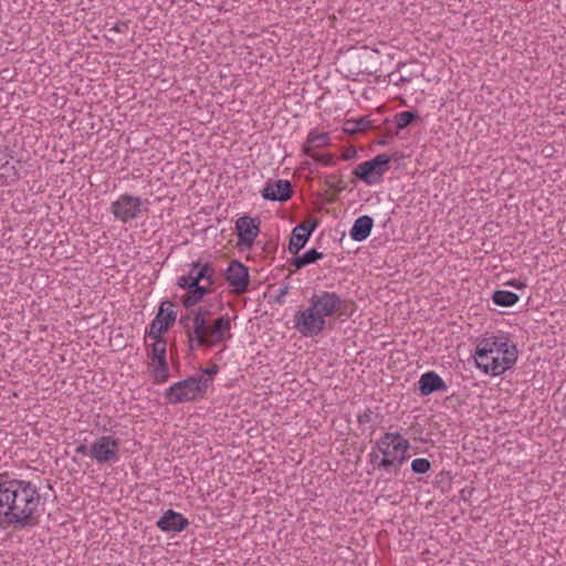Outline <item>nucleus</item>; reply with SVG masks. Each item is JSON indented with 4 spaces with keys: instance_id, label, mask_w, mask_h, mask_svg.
<instances>
[{
    "instance_id": "nucleus-16",
    "label": "nucleus",
    "mask_w": 566,
    "mask_h": 566,
    "mask_svg": "<svg viewBox=\"0 0 566 566\" xmlns=\"http://www.w3.org/2000/svg\"><path fill=\"white\" fill-rule=\"evenodd\" d=\"M318 226V220L314 219L311 223L303 222L297 224L291 233L289 251L292 254H297L301 249L306 244L310 235Z\"/></svg>"
},
{
    "instance_id": "nucleus-9",
    "label": "nucleus",
    "mask_w": 566,
    "mask_h": 566,
    "mask_svg": "<svg viewBox=\"0 0 566 566\" xmlns=\"http://www.w3.org/2000/svg\"><path fill=\"white\" fill-rule=\"evenodd\" d=\"M308 302L323 318L342 311L345 305V301L337 293L327 291L314 294Z\"/></svg>"
},
{
    "instance_id": "nucleus-34",
    "label": "nucleus",
    "mask_w": 566,
    "mask_h": 566,
    "mask_svg": "<svg viewBox=\"0 0 566 566\" xmlns=\"http://www.w3.org/2000/svg\"><path fill=\"white\" fill-rule=\"evenodd\" d=\"M371 410L366 409L363 413L358 415L357 420L360 424H365L371 421Z\"/></svg>"
},
{
    "instance_id": "nucleus-22",
    "label": "nucleus",
    "mask_w": 566,
    "mask_h": 566,
    "mask_svg": "<svg viewBox=\"0 0 566 566\" xmlns=\"http://www.w3.org/2000/svg\"><path fill=\"white\" fill-rule=\"evenodd\" d=\"M518 295L511 291L497 290L492 295V301L503 307H510L517 303Z\"/></svg>"
},
{
    "instance_id": "nucleus-13",
    "label": "nucleus",
    "mask_w": 566,
    "mask_h": 566,
    "mask_svg": "<svg viewBox=\"0 0 566 566\" xmlns=\"http://www.w3.org/2000/svg\"><path fill=\"white\" fill-rule=\"evenodd\" d=\"M235 230L239 237L238 245L241 249L251 248L260 232L259 223H255V220L248 216L237 220Z\"/></svg>"
},
{
    "instance_id": "nucleus-39",
    "label": "nucleus",
    "mask_w": 566,
    "mask_h": 566,
    "mask_svg": "<svg viewBox=\"0 0 566 566\" xmlns=\"http://www.w3.org/2000/svg\"><path fill=\"white\" fill-rule=\"evenodd\" d=\"M409 78L408 77H400L398 81H397V84H400V83H405V82H408Z\"/></svg>"
},
{
    "instance_id": "nucleus-28",
    "label": "nucleus",
    "mask_w": 566,
    "mask_h": 566,
    "mask_svg": "<svg viewBox=\"0 0 566 566\" xmlns=\"http://www.w3.org/2000/svg\"><path fill=\"white\" fill-rule=\"evenodd\" d=\"M325 185L328 189L334 190L336 193H339L345 189L344 182L342 180H337L334 176L326 177Z\"/></svg>"
},
{
    "instance_id": "nucleus-10",
    "label": "nucleus",
    "mask_w": 566,
    "mask_h": 566,
    "mask_svg": "<svg viewBox=\"0 0 566 566\" xmlns=\"http://www.w3.org/2000/svg\"><path fill=\"white\" fill-rule=\"evenodd\" d=\"M174 303L163 301L158 313L150 324L148 337L153 339H164L161 334L166 332L176 321L177 313L174 311Z\"/></svg>"
},
{
    "instance_id": "nucleus-32",
    "label": "nucleus",
    "mask_w": 566,
    "mask_h": 566,
    "mask_svg": "<svg viewBox=\"0 0 566 566\" xmlns=\"http://www.w3.org/2000/svg\"><path fill=\"white\" fill-rule=\"evenodd\" d=\"M289 286L287 285H284L283 287H281L277 292V294L273 297V302L276 303V304H283L284 303V297L287 295L289 293Z\"/></svg>"
},
{
    "instance_id": "nucleus-24",
    "label": "nucleus",
    "mask_w": 566,
    "mask_h": 566,
    "mask_svg": "<svg viewBox=\"0 0 566 566\" xmlns=\"http://www.w3.org/2000/svg\"><path fill=\"white\" fill-rule=\"evenodd\" d=\"M417 113L410 111H403L395 115V123L398 129H405L408 127L416 118Z\"/></svg>"
},
{
    "instance_id": "nucleus-36",
    "label": "nucleus",
    "mask_w": 566,
    "mask_h": 566,
    "mask_svg": "<svg viewBox=\"0 0 566 566\" xmlns=\"http://www.w3.org/2000/svg\"><path fill=\"white\" fill-rule=\"evenodd\" d=\"M381 460V457L378 452L371 451L370 453V463L375 467L379 468V461Z\"/></svg>"
},
{
    "instance_id": "nucleus-40",
    "label": "nucleus",
    "mask_w": 566,
    "mask_h": 566,
    "mask_svg": "<svg viewBox=\"0 0 566 566\" xmlns=\"http://www.w3.org/2000/svg\"><path fill=\"white\" fill-rule=\"evenodd\" d=\"M358 125H364V119L363 118L358 120Z\"/></svg>"
},
{
    "instance_id": "nucleus-29",
    "label": "nucleus",
    "mask_w": 566,
    "mask_h": 566,
    "mask_svg": "<svg viewBox=\"0 0 566 566\" xmlns=\"http://www.w3.org/2000/svg\"><path fill=\"white\" fill-rule=\"evenodd\" d=\"M310 157H312L314 160H316L325 166H331L334 164V158L331 154L318 155L316 153L314 155H311Z\"/></svg>"
},
{
    "instance_id": "nucleus-19",
    "label": "nucleus",
    "mask_w": 566,
    "mask_h": 566,
    "mask_svg": "<svg viewBox=\"0 0 566 566\" xmlns=\"http://www.w3.org/2000/svg\"><path fill=\"white\" fill-rule=\"evenodd\" d=\"M374 220L369 216H361L357 218L349 231L350 238L354 241L361 242L366 240L373 230Z\"/></svg>"
},
{
    "instance_id": "nucleus-12",
    "label": "nucleus",
    "mask_w": 566,
    "mask_h": 566,
    "mask_svg": "<svg viewBox=\"0 0 566 566\" xmlns=\"http://www.w3.org/2000/svg\"><path fill=\"white\" fill-rule=\"evenodd\" d=\"M226 280L234 293L242 294L248 290L250 282L249 270L240 261L233 260L226 271Z\"/></svg>"
},
{
    "instance_id": "nucleus-21",
    "label": "nucleus",
    "mask_w": 566,
    "mask_h": 566,
    "mask_svg": "<svg viewBox=\"0 0 566 566\" xmlns=\"http://www.w3.org/2000/svg\"><path fill=\"white\" fill-rule=\"evenodd\" d=\"M193 269L199 268V261L195 262L192 264ZM187 281H196L198 284H200L201 280H207L208 284L206 286L211 287V285L214 283V269L210 263H205L200 269L193 274V271L189 273V275H184Z\"/></svg>"
},
{
    "instance_id": "nucleus-1",
    "label": "nucleus",
    "mask_w": 566,
    "mask_h": 566,
    "mask_svg": "<svg viewBox=\"0 0 566 566\" xmlns=\"http://www.w3.org/2000/svg\"><path fill=\"white\" fill-rule=\"evenodd\" d=\"M41 495L31 481L0 474V527L24 530L35 525Z\"/></svg>"
},
{
    "instance_id": "nucleus-3",
    "label": "nucleus",
    "mask_w": 566,
    "mask_h": 566,
    "mask_svg": "<svg viewBox=\"0 0 566 566\" xmlns=\"http://www.w3.org/2000/svg\"><path fill=\"white\" fill-rule=\"evenodd\" d=\"M212 315L209 305H202L192 311V328L189 331V342H197L198 346L212 347L226 338L231 329L228 314L218 317L211 325L208 319Z\"/></svg>"
},
{
    "instance_id": "nucleus-38",
    "label": "nucleus",
    "mask_w": 566,
    "mask_h": 566,
    "mask_svg": "<svg viewBox=\"0 0 566 566\" xmlns=\"http://www.w3.org/2000/svg\"><path fill=\"white\" fill-rule=\"evenodd\" d=\"M75 452L77 454L86 455L88 453V448L85 444H80L76 447Z\"/></svg>"
},
{
    "instance_id": "nucleus-37",
    "label": "nucleus",
    "mask_w": 566,
    "mask_h": 566,
    "mask_svg": "<svg viewBox=\"0 0 566 566\" xmlns=\"http://www.w3.org/2000/svg\"><path fill=\"white\" fill-rule=\"evenodd\" d=\"M506 284L510 285V286H513L515 289H523V287H525V283L520 281V280H512V281L507 282Z\"/></svg>"
},
{
    "instance_id": "nucleus-11",
    "label": "nucleus",
    "mask_w": 566,
    "mask_h": 566,
    "mask_svg": "<svg viewBox=\"0 0 566 566\" xmlns=\"http://www.w3.org/2000/svg\"><path fill=\"white\" fill-rule=\"evenodd\" d=\"M119 441L112 436H102L91 446L90 454L99 463L118 459Z\"/></svg>"
},
{
    "instance_id": "nucleus-5",
    "label": "nucleus",
    "mask_w": 566,
    "mask_h": 566,
    "mask_svg": "<svg viewBox=\"0 0 566 566\" xmlns=\"http://www.w3.org/2000/svg\"><path fill=\"white\" fill-rule=\"evenodd\" d=\"M209 385L210 380L205 378L203 375L191 376L171 385L166 390L165 397L170 403L175 405L193 401L206 394Z\"/></svg>"
},
{
    "instance_id": "nucleus-33",
    "label": "nucleus",
    "mask_w": 566,
    "mask_h": 566,
    "mask_svg": "<svg viewBox=\"0 0 566 566\" xmlns=\"http://www.w3.org/2000/svg\"><path fill=\"white\" fill-rule=\"evenodd\" d=\"M218 370H219L218 365L212 364L211 366H209V367H207L205 369H201V374L200 375H203L205 378H208L211 381L210 377L214 376L218 373Z\"/></svg>"
},
{
    "instance_id": "nucleus-35",
    "label": "nucleus",
    "mask_w": 566,
    "mask_h": 566,
    "mask_svg": "<svg viewBox=\"0 0 566 566\" xmlns=\"http://www.w3.org/2000/svg\"><path fill=\"white\" fill-rule=\"evenodd\" d=\"M357 155L356 153V149L355 148H347L343 154H342V158L344 160H350L353 158H355Z\"/></svg>"
},
{
    "instance_id": "nucleus-4",
    "label": "nucleus",
    "mask_w": 566,
    "mask_h": 566,
    "mask_svg": "<svg viewBox=\"0 0 566 566\" xmlns=\"http://www.w3.org/2000/svg\"><path fill=\"white\" fill-rule=\"evenodd\" d=\"M410 444L398 432H387L376 443V448L381 454L379 468L387 472H398L402 463L408 458V449Z\"/></svg>"
},
{
    "instance_id": "nucleus-30",
    "label": "nucleus",
    "mask_w": 566,
    "mask_h": 566,
    "mask_svg": "<svg viewBox=\"0 0 566 566\" xmlns=\"http://www.w3.org/2000/svg\"><path fill=\"white\" fill-rule=\"evenodd\" d=\"M192 316L187 314L179 318V324L185 328L187 336L189 337V331L192 328Z\"/></svg>"
},
{
    "instance_id": "nucleus-27",
    "label": "nucleus",
    "mask_w": 566,
    "mask_h": 566,
    "mask_svg": "<svg viewBox=\"0 0 566 566\" xmlns=\"http://www.w3.org/2000/svg\"><path fill=\"white\" fill-rule=\"evenodd\" d=\"M431 468V463L428 459L418 458L411 462V470L413 473L423 474L427 473Z\"/></svg>"
},
{
    "instance_id": "nucleus-8",
    "label": "nucleus",
    "mask_w": 566,
    "mask_h": 566,
    "mask_svg": "<svg viewBox=\"0 0 566 566\" xmlns=\"http://www.w3.org/2000/svg\"><path fill=\"white\" fill-rule=\"evenodd\" d=\"M143 203L139 197L124 193L111 205V211L117 220L126 223L139 217Z\"/></svg>"
},
{
    "instance_id": "nucleus-18",
    "label": "nucleus",
    "mask_w": 566,
    "mask_h": 566,
    "mask_svg": "<svg viewBox=\"0 0 566 566\" xmlns=\"http://www.w3.org/2000/svg\"><path fill=\"white\" fill-rule=\"evenodd\" d=\"M418 385L422 396H429L433 392L446 391L448 389L444 380L436 371H428L421 375Z\"/></svg>"
},
{
    "instance_id": "nucleus-2",
    "label": "nucleus",
    "mask_w": 566,
    "mask_h": 566,
    "mask_svg": "<svg viewBox=\"0 0 566 566\" xmlns=\"http://www.w3.org/2000/svg\"><path fill=\"white\" fill-rule=\"evenodd\" d=\"M474 359L484 373L499 376L515 364L517 349L507 336L490 335L478 342Z\"/></svg>"
},
{
    "instance_id": "nucleus-31",
    "label": "nucleus",
    "mask_w": 566,
    "mask_h": 566,
    "mask_svg": "<svg viewBox=\"0 0 566 566\" xmlns=\"http://www.w3.org/2000/svg\"><path fill=\"white\" fill-rule=\"evenodd\" d=\"M11 171H14V167L10 165L8 159H6V161L0 165V177H10Z\"/></svg>"
},
{
    "instance_id": "nucleus-7",
    "label": "nucleus",
    "mask_w": 566,
    "mask_h": 566,
    "mask_svg": "<svg viewBox=\"0 0 566 566\" xmlns=\"http://www.w3.org/2000/svg\"><path fill=\"white\" fill-rule=\"evenodd\" d=\"M293 323L294 328L305 337L317 336L326 325L325 318L317 311L313 310L311 305L304 311L296 312Z\"/></svg>"
},
{
    "instance_id": "nucleus-23",
    "label": "nucleus",
    "mask_w": 566,
    "mask_h": 566,
    "mask_svg": "<svg viewBox=\"0 0 566 566\" xmlns=\"http://www.w3.org/2000/svg\"><path fill=\"white\" fill-rule=\"evenodd\" d=\"M323 258V253L316 249L306 251L303 255H298L292 259V264L295 269H302L303 266L314 263Z\"/></svg>"
},
{
    "instance_id": "nucleus-6",
    "label": "nucleus",
    "mask_w": 566,
    "mask_h": 566,
    "mask_svg": "<svg viewBox=\"0 0 566 566\" xmlns=\"http://www.w3.org/2000/svg\"><path fill=\"white\" fill-rule=\"evenodd\" d=\"M390 160L389 155L379 154L373 159L359 164L353 174L366 185H375L382 179Z\"/></svg>"
},
{
    "instance_id": "nucleus-15",
    "label": "nucleus",
    "mask_w": 566,
    "mask_h": 566,
    "mask_svg": "<svg viewBox=\"0 0 566 566\" xmlns=\"http://www.w3.org/2000/svg\"><path fill=\"white\" fill-rule=\"evenodd\" d=\"M292 193V184L289 180L283 179L268 181L261 191L264 199L279 202L289 200Z\"/></svg>"
},
{
    "instance_id": "nucleus-14",
    "label": "nucleus",
    "mask_w": 566,
    "mask_h": 566,
    "mask_svg": "<svg viewBox=\"0 0 566 566\" xmlns=\"http://www.w3.org/2000/svg\"><path fill=\"white\" fill-rule=\"evenodd\" d=\"M177 285L181 289L187 290V294L181 297L182 305L187 308L192 307L202 297L210 293L211 287L200 285L196 281H187L185 276H180L177 281Z\"/></svg>"
},
{
    "instance_id": "nucleus-25",
    "label": "nucleus",
    "mask_w": 566,
    "mask_h": 566,
    "mask_svg": "<svg viewBox=\"0 0 566 566\" xmlns=\"http://www.w3.org/2000/svg\"><path fill=\"white\" fill-rule=\"evenodd\" d=\"M154 344L151 345L150 356L154 360L160 361L166 360V346L167 343L165 339H154Z\"/></svg>"
},
{
    "instance_id": "nucleus-26",
    "label": "nucleus",
    "mask_w": 566,
    "mask_h": 566,
    "mask_svg": "<svg viewBox=\"0 0 566 566\" xmlns=\"http://www.w3.org/2000/svg\"><path fill=\"white\" fill-rule=\"evenodd\" d=\"M155 382H165L169 378V370L167 360L157 361V366L154 368L153 373Z\"/></svg>"
},
{
    "instance_id": "nucleus-17",
    "label": "nucleus",
    "mask_w": 566,
    "mask_h": 566,
    "mask_svg": "<svg viewBox=\"0 0 566 566\" xmlns=\"http://www.w3.org/2000/svg\"><path fill=\"white\" fill-rule=\"evenodd\" d=\"M156 525L163 532L178 533L184 531L189 525V522L182 514L174 510H167L156 522Z\"/></svg>"
},
{
    "instance_id": "nucleus-20",
    "label": "nucleus",
    "mask_w": 566,
    "mask_h": 566,
    "mask_svg": "<svg viewBox=\"0 0 566 566\" xmlns=\"http://www.w3.org/2000/svg\"><path fill=\"white\" fill-rule=\"evenodd\" d=\"M329 144L328 133H310L303 145V153L306 156L316 154V149L324 148Z\"/></svg>"
}]
</instances>
